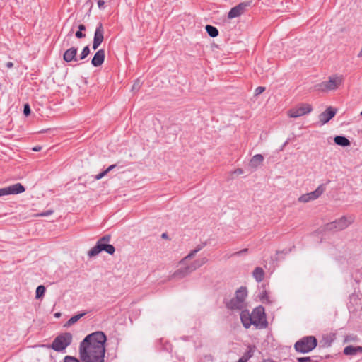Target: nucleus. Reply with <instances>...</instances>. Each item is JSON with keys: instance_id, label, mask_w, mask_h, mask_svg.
I'll list each match as a JSON object with an SVG mask.
<instances>
[{"instance_id": "nucleus-1", "label": "nucleus", "mask_w": 362, "mask_h": 362, "mask_svg": "<svg viewBox=\"0 0 362 362\" xmlns=\"http://www.w3.org/2000/svg\"><path fill=\"white\" fill-rule=\"evenodd\" d=\"M106 335L95 332L87 335L79 345V357L82 362H104Z\"/></svg>"}, {"instance_id": "nucleus-2", "label": "nucleus", "mask_w": 362, "mask_h": 362, "mask_svg": "<svg viewBox=\"0 0 362 362\" xmlns=\"http://www.w3.org/2000/svg\"><path fill=\"white\" fill-rule=\"evenodd\" d=\"M247 296V290L245 286L239 288L235 296L226 303L228 309L231 310H243L246 307L245 300Z\"/></svg>"}, {"instance_id": "nucleus-3", "label": "nucleus", "mask_w": 362, "mask_h": 362, "mask_svg": "<svg viewBox=\"0 0 362 362\" xmlns=\"http://www.w3.org/2000/svg\"><path fill=\"white\" fill-rule=\"evenodd\" d=\"M317 344V341L314 336H307L297 341L294 347L296 351L305 354L313 350Z\"/></svg>"}, {"instance_id": "nucleus-4", "label": "nucleus", "mask_w": 362, "mask_h": 362, "mask_svg": "<svg viewBox=\"0 0 362 362\" xmlns=\"http://www.w3.org/2000/svg\"><path fill=\"white\" fill-rule=\"evenodd\" d=\"M343 82L342 76H333L329 77V80L315 85V88L322 92H327L337 89Z\"/></svg>"}, {"instance_id": "nucleus-5", "label": "nucleus", "mask_w": 362, "mask_h": 362, "mask_svg": "<svg viewBox=\"0 0 362 362\" xmlns=\"http://www.w3.org/2000/svg\"><path fill=\"white\" fill-rule=\"evenodd\" d=\"M72 341V334L69 332L57 336L52 341L50 347L57 351H62L64 350Z\"/></svg>"}, {"instance_id": "nucleus-6", "label": "nucleus", "mask_w": 362, "mask_h": 362, "mask_svg": "<svg viewBox=\"0 0 362 362\" xmlns=\"http://www.w3.org/2000/svg\"><path fill=\"white\" fill-rule=\"evenodd\" d=\"M354 221V218L350 216H342L339 219L329 223L326 226L327 230H342L346 228Z\"/></svg>"}, {"instance_id": "nucleus-7", "label": "nucleus", "mask_w": 362, "mask_h": 362, "mask_svg": "<svg viewBox=\"0 0 362 362\" xmlns=\"http://www.w3.org/2000/svg\"><path fill=\"white\" fill-rule=\"evenodd\" d=\"M254 325L260 328H265L267 326L264 308L262 306L255 308L251 313Z\"/></svg>"}, {"instance_id": "nucleus-8", "label": "nucleus", "mask_w": 362, "mask_h": 362, "mask_svg": "<svg viewBox=\"0 0 362 362\" xmlns=\"http://www.w3.org/2000/svg\"><path fill=\"white\" fill-rule=\"evenodd\" d=\"M313 110V107L308 103H300L288 111V116L296 118L309 114Z\"/></svg>"}, {"instance_id": "nucleus-9", "label": "nucleus", "mask_w": 362, "mask_h": 362, "mask_svg": "<svg viewBox=\"0 0 362 362\" xmlns=\"http://www.w3.org/2000/svg\"><path fill=\"white\" fill-rule=\"evenodd\" d=\"M325 190L324 185H320L313 192L304 194L298 198V202L302 203H307L310 201L317 199Z\"/></svg>"}, {"instance_id": "nucleus-10", "label": "nucleus", "mask_w": 362, "mask_h": 362, "mask_svg": "<svg viewBox=\"0 0 362 362\" xmlns=\"http://www.w3.org/2000/svg\"><path fill=\"white\" fill-rule=\"evenodd\" d=\"M105 251L110 255H113L115 252V248L112 245H95L88 251V255L90 257H94L98 255L100 252Z\"/></svg>"}, {"instance_id": "nucleus-11", "label": "nucleus", "mask_w": 362, "mask_h": 362, "mask_svg": "<svg viewBox=\"0 0 362 362\" xmlns=\"http://www.w3.org/2000/svg\"><path fill=\"white\" fill-rule=\"evenodd\" d=\"M25 187L21 183H16L0 189V197L8 194H17L25 192Z\"/></svg>"}, {"instance_id": "nucleus-12", "label": "nucleus", "mask_w": 362, "mask_h": 362, "mask_svg": "<svg viewBox=\"0 0 362 362\" xmlns=\"http://www.w3.org/2000/svg\"><path fill=\"white\" fill-rule=\"evenodd\" d=\"M104 30L103 27V24L100 23L98 26L96 27L95 33H94V37H93V49L94 50H96L98 47L101 45V43L103 41L104 39Z\"/></svg>"}, {"instance_id": "nucleus-13", "label": "nucleus", "mask_w": 362, "mask_h": 362, "mask_svg": "<svg viewBox=\"0 0 362 362\" xmlns=\"http://www.w3.org/2000/svg\"><path fill=\"white\" fill-rule=\"evenodd\" d=\"M189 264V265H181V267L177 269L171 276V279H182L185 276H188L192 272Z\"/></svg>"}, {"instance_id": "nucleus-14", "label": "nucleus", "mask_w": 362, "mask_h": 362, "mask_svg": "<svg viewBox=\"0 0 362 362\" xmlns=\"http://www.w3.org/2000/svg\"><path fill=\"white\" fill-rule=\"evenodd\" d=\"M248 6L247 3H240L235 7L232 8L228 12V18L230 19L239 17L245 11L246 7Z\"/></svg>"}, {"instance_id": "nucleus-15", "label": "nucleus", "mask_w": 362, "mask_h": 362, "mask_svg": "<svg viewBox=\"0 0 362 362\" xmlns=\"http://www.w3.org/2000/svg\"><path fill=\"white\" fill-rule=\"evenodd\" d=\"M337 113V110L332 107H327L324 112L320 114L319 119L322 124L327 123Z\"/></svg>"}, {"instance_id": "nucleus-16", "label": "nucleus", "mask_w": 362, "mask_h": 362, "mask_svg": "<svg viewBox=\"0 0 362 362\" xmlns=\"http://www.w3.org/2000/svg\"><path fill=\"white\" fill-rule=\"evenodd\" d=\"M105 57V50L103 49L98 50L91 60L92 65L95 67L100 66L104 62Z\"/></svg>"}, {"instance_id": "nucleus-17", "label": "nucleus", "mask_w": 362, "mask_h": 362, "mask_svg": "<svg viewBox=\"0 0 362 362\" xmlns=\"http://www.w3.org/2000/svg\"><path fill=\"white\" fill-rule=\"evenodd\" d=\"M240 320L243 325L246 329H248L251 326V325H254V322L252 321L251 314H250L249 311L247 310H241Z\"/></svg>"}, {"instance_id": "nucleus-18", "label": "nucleus", "mask_w": 362, "mask_h": 362, "mask_svg": "<svg viewBox=\"0 0 362 362\" xmlns=\"http://www.w3.org/2000/svg\"><path fill=\"white\" fill-rule=\"evenodd\" d=\"M77 48L72 47L67 50L65 51L64 55H63V59L66 62H71L72 61L77 62L78 59L76 57L77 54Z\"/></svg>"}, {"instance_id": "nucleus-19", "label": "nucleus", "mask_w": 362, "mask_h": 362, "mask_svg": "<svg viewBox=\"0 0 362 362\" xmlns=\"http://www.w3.org/2000/svg\"><path fill=\"white\" fill-rule=\"evenodd\" d=\"M264 160V156L262 154H256L253 156L250 162L249 168L252 170H255L259 165H261Z\"/></svg>"}, {"instance_id": "nucleus-20", "label": "nucleus", "mask_w": 362, "mask_h": 362, "mask_svg": "<svg viewBox=\"0 0 362 362\" xmlns=\"http://www.w3.org/2000/svg\"><path fill=\"white\" fill-rule=\"evenodd\" d=\"M357 353H362V346H353L350 345L346 346L344 349V354L345 355L354 356Z\"/></svg>"}, {"instance_id": "nucleus-21", "label": "nucleus", "mask_w": 362, "mask_h": 362, "mask_svg": "<svg viewBox=\"0 0 362 362\" xmlns=\"http://www.w3.org/2000/svg\"><path fill=\"white\" fill-rule=\"evenodd\" d=\"M334 143L343 147L349 146L351 144L350 141L345 136H336L334 138Z\"/></svg>"}, {"instance_id": "nucleus-22", "label": "nucleus", "mask_w": 362, "mask_h": 362, "mask_svg": "<svg viewBox=\"0 0 362 362\" xmlns=\"http://www.w3.org/2000/svg\"><path fill=\"white\" fill-rule=\"evenodd\" d=\"M252 276L257 282H261L264 277V272L262 267H256L253 272Z\"/></svg>"}, {"instance_id": "nucleus-23", "label": "nucleus", "mask_w": 362, "mask_h": 362, "mask_svg": "<svg viewBox=\"0 0 362 362\" xmlns=\"http://www.w3.org/2000/svg\"><path fill=\"white\" fill-rule=\"evenodd\" d=\"M208 262V259L206 257H202L201 259H197L192 263L189 264L191 269L192 271H195L197 269L199 268L204 264H206Z\"/></svg>"}, {"instance_id": "nucleus-24", "label": "nucleus", "mask_w": 362, "mask_h": 362, "mask_svg": "<svg viewBox=\"0 0 362 362\" xmlns=\"http://www.w3.org/2000/svg\"><path fill=\"white\" fill-rule=\"evenodd\" d=\"M205 29L207 34L211 37H216L218 35V29L213 25H206Z\"/></svg>"}, {"instance_id": "nucleus-25", "label": "nucleus", "mask_w": 362, "mask_h": 362, "mask_svg": "<svg viewBox=\"0 0 362 362\" xmlns=\"http://www.w3.org/2000/svg\"><path fill=\"white\" fill-rule=\"evenodd\" d=\"M86 313H81V314H78V315H74L73 317H71L66 322V324L64 325L65 327H69L72 325H74V323H76L79 319H81L82 317H83Z\"/></svg>"}, {"instance_id": "nucleus-26", "label": "nucleus", "mask_w": 362, "mask_h": 362, "mask_svg": "<svg viewBox=\"0 0 362 362\" xmlns=\"http://www.w3.org/2000/svg\"><path fill=\"white\" fill-rule=\"evenodd\" d=\"M202 247L198 246L196 249L191 251L185 258L180 262V265H184L186 260L192 258L200 250Z\"/></svg>"}, {"instance_id": "nucleus-27", "label": "nucleus", "mask_w": 362, "mask_h": 362, "mask_svg": "<svg viewBox=\"0 0 362 362\" xmlns=\"http://www.w3.org/2000/svg\"><path fill=\"white\" fill-rule=\"evenodd\" d=\"M255 346H249L248 350L241 357L243 360L247 362V361L252 357L254 354Z\"/></svg>"}, {"instance_id": "nucleus-28", "label": "nucleus", "mask_w": 362, "mask_h": 362, "mask_svg": "<svg viewBox=\"0 0 362 362\" xmlns=\"http://www.w3.org/2000/svg\"><path fill=\"white\" fill-rule=\"evenodd\" d=\"M46 288L44 286L40 285L37 287L36 292H35V298L37 299H39L42 298L45 293Z\"/></svg>"}, {"instance_id": "nucleus-29", "label": "nucleus", "mask_w": 362, "mask_h": 362, "mask_svg": "<svg viewBox=\"0 0 362 362\" xmlns=\"http://www.w3.org/2000/svg\"><path fill=\"white\" fill-rule=\"evenodd\" d=\"M110 238H111L110 235H105L103 236L102 238H100L98 240L96 245H105V244H107V243L110 242Z\"/></svg>"}, {"instance_id": "nucleus-30", "label": "nucleus", "mask_w": 362, "mask_h": 362, "mask_svg": "<svg viewBox=\"0 0 362 362\" xmlns=\"http://www.w3.org/2000/svg\"><path fill=\"white\" fill-rule=\"evenodd\" d=\"M141 84H142V83L141 82L140 79L139 78L136 79L134 81V83L132 87V91L134 92V93L139 91V90L140 89V88L141 86Z\"/></svg>"}, {"instance_id": "nucleus-31", "label": "nucleus", "mask_w": 362, "mask_h": 362, "mask_svg": "<svg viewBox=\"0 0 362 362\" xmlns=\"http://www.w3.org/2000/svg\"><path fill=\"white\" fill-rule=\"evenodd\" d=\"M90 54V49L88 47V46H86L84 47V48L83 49L81 54H80V59L81 60H83L85 58L87 57V56Z\"/></svg>"}, {"instance_id": "nucleus-32", "label": "nucleus", "mask_w": 362, "mask_h": 362, "mask_svg": "<svg viewBox=\"0 0 362 362\" xmlns=\"http://www.w3.org/2000/svg\"><path fill=\"white\" fill-rule=\"evenodd\" d=\"M64 362H81L78 358L71 356H66L64 358Z\"/></svg>"}, {"instance_id": "nucleus-33", "label": "nucleus", "mask_w": 362, "mask_h": 362, "mask_svg": "<svg viewBox=\"0 0 362 362\" xmlns=\"http://www.w3.org/2000/svg\"><path fill=\"white\" fill-rule=\"evenodd\" d=\"M30 112H31V110H30V107L28 103H26L23 106V114L28 117V115H30Z\"/></svg>"}, {"instance_id": "nucleus-34", "label": "nucleus", "mask_w": 362, "mask_h": 362, "mask_svg": "<svg viewBox=\"0 0 362 362\" xmlns=\"http://www.w3.org/2000/svg\"><path fill=\"white\" fill-rule=\"evenodd\" d=\"M260 298L263 303L269 302V297L266 291H263L260 296Z\"/></svg>"}, {"instance_id": "nucleus-35", "label": "nucleus", "mask_w": 362, "mask_h": 362, "mask_svg": "<svg viewBox=\"0 0 362 362\" xmlns=\"http://www.w3.org/2000/svg\"><path fill=\"white\" fill-rule=\"evenodd\" d=\"M265 90V88L263 86H259L257 87L255 90V95H258L261 93H262Z\"/></svg>"}, {"instance_id": "nucleus-36", "label": "nucleus", "mask_w": 362, "mask_h": 362, "mask_svg": "<svg viewBox=\"0 0 362 362\" xmlns=\"http://www.w3.org/2000/svg\"><path fill=\"white\" fill-rule=\"evenodd\" d=\"M248 252V249L247 248H245V249H243L238 252H236L235 253L233 254V255H236V256H240L241 255H243V254H247Z\"/></svg>"}, {"instance_id": "nucleus-37", "label": "nucleus", "mask_w": 362, "mask_h": 362, "mask_svg": "<svg viewBox=\"0 0 362 362\" xmlns=\"http://www.w3.org/2000/svg\"><path fill=\"white\" fill-rule=\"evenodd\" d=\"M53 214L52 210H47L45 212L37 214L38 216H47Z\"/></svg>"}, {"instance_id": "nucleus-38", "label": "nucleus", "mask_w": 362, "mask_h": 362, "mask_svg": "<svg viewBox=\"0 0 362 362\" xmlns=\"http://www.w3.org/2000/svg\"><path fill=\"white\" fill-rule=\"evenodd\" d=\"M297 360L298 362H311L310 357H300Z\"/></svg>"}, {"instance_id": "nucleus-39", "label": "nucleus", "mask_w": 362, "mask_h": 362, "mask_svg": "<svg viewBox=\"0 0 362 362\" xmlns=\"http://www.w3.org/2000/svg\"><path fill=\"white\" fill-rule=\"evenodd\" d=\"M75 36L78 38V39H81V38H83L86 37V35L84 33H82V31H76V33H75Z\"/></svg>"}, {"instance_id": "nucleus-40", "label": "nucleus", "mask_w": 362, "mask_h": 362, "mask_svg": "<svg viewBox=\"0 0 362 362\" xmlns=\"http://www.w3.org/2000/svg\"><path fill=\"white\" fill-rule=\"evenodd\" d=\"M106 172L103 171L101 172L100 173L98 174L96 176H95V180H100L101 178H103L105 175H106Z\"/></svg>"}, {"instance_id": "nucleus-41", "label": "nucleus", "mask_w": 362, "mask_h": 362, "mask_svg": "<svg viewBox=\"0 0 362 362\" xmlns=\"http://www.w3.org/2000/svg\"><path fill=\"white\" fill-rule=\"evenodd\" d=\"M97 4H98V7L100 8H102L103 7V6L105 5V1L103 0H98Z\"/></svg>"}, {"instance_id": "nucleus-42", "label": "nucleus", "mask_w": 362, "mask_h": 362, "mask_svg": "<svg viewBox=\"0 0 362 362\" xmlns=\"http://www.w3.org/2000/svg\"><path fill=\"white\" fill-rule=\"evenodd\" d=\"M116 165H111L105 170V172H106V174H107L110 170L114 169Z\"/></svg>"}, {"instance_id": "nucleus-43", "label": "nucleus", "mask_w": 362, "mask_h": 362, "mask_svg": "<svg viewBox=\"0 0 362 362\" xmlns=\"http://www.w3.org/2000/svg\"><path fill=\"white\" fill-rule=\"evenodd\" d=\"M78 28L79 31L86 30V26L83 24H80Z\"/></svg>"}, {"instance_id": "nucleus-44", "label": "nucleus", "mask_w": 362, "mask_h": 362, "mask_svg": "<svg viewBox=\"0 0 362 362\" xmlns=\"http://www.w3.org/2000/svg\"><path fill=\"white\" fill-rule=\"evenodd\" d=\"M6 66L8 68V69H11L13 66V63L11 62H8L6 64Z\"/></svg>"}, {"instance_id": "nucleus-45", "label": "nucleus", "mask_w": 362, "mask_h": 362, "mask_svg": "<svg viewBox=\"0 0 362 362\" xmlns=\"http://www.w3.org/2000/svg\"><path fill=\"white\" fill-rule=\"evenodd\" d=\"M235 173L241 175L243 173V170L242 168H238L235 170Z\"/></svg>"}, {"instance_id": "nucleus-46", "label": "nucleus", "mask_w": 362, "mask_h": 362, "mask_svg": "<svg viewBox=\"0 0 362 362\" xmlns=\"http://www.w3.org/2000/svg\"><path fill=\"white\" fill-rule=\"evenodd\" d=\"M74 33V28H72L67 34V37H71Z\"/></svg>"}, {"instance_id": "nucleus-47", "label": "nucleus", "mask_w": 362, "mask_h": 362, "mask_svg": "<svg viewBox=\"0 0 362 362\" xmlns=\"http://www.w3.org/2000/svg\"><path fill=\"white\" fill-rule=\"evenodd\" d=\"M42 147L41 146H35L33 148V150L34 151H40L41 150Z\"/></svg>"}, {"instance_id": "nucleus-48", "label": "nucleus", "mask_w": 362, "mask_h": 362, "mask_svg": "<svg viewBox=\"0 0 362 362\" xmlns=\"http://www.w3.org/2000/svg\"><path fill=\"white\" fill-rule=\"evenodd\" d=\"M238 362H247V361H245V360H243L242 358H240L238 361Z\"/></svg>"}, {"instance_id": "nucleus-49", "label": "nucleus", "mask_w": 362, "mask_h": 362, "mask_svg": "<svg viewBox=\"0 0 362 362\" xmlns=\"http://www.w3.org/2000/svg\"><path fill=\"white\" fill-rule=\"evenodd\" d=\"M166 237H167V234L163 233V234L162 235V238H165Z\"/></svg>"}, {"instance_id": "nucleus-50", "label": "nucleus", "mask_w": 362, "mask_h": 362, "mask_svg": "<svg viewBox=\"0 0 362 362\" xmlns=\"http://www.w3.org/2000/svg\"><path fill=\"white\" fill-rule=\"evenodd\" d=\"M288 141H286L284 143V146H285L286 145H287V144H288Z\"/></svg>"}, {"instance_id": "nucleus-51", "label": "nucleus", "mask_w": 362, "mask_h": 362, "mask_svg": "<svg viewBox=\"0 0 362 362\" xmlns=\"http://www.w3.org/2000/svg\"><path fill=\"white\" fill-rule=\"evenodd\" d=\"M360 115L362 116V111H361V114H360Z\"/></svg>"}]
</instances>
